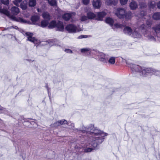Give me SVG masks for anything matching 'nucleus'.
Segmentation results:
<instances>
[{
    "label": "nucleus",
    "mask_w": 160,
    "mask_h": 160,
    "mask_svg": "<svg viewBox=\"0 0 160 160\" xmlns=\"http://www.w3.org/2000/svg\"><path fill=\"white\" fill-rule=\"evenodd\" d=\"M116 58V57L113 56L111 54L109 53V56L107 62V63H108L112 65L114 64L115 62Z\"/></svg>",
    "instance_id": "1a4fd4ad"
},
{
    "label": "nucleus",
    "mask_w": 160,
    "mask_h": 160,
    "mask_svg": "<svg viewBox=\"0 0 160 160\" xmlns=\"http://www.w3.org/2000/svg\"><path fill=\"white\" fill-rule=\"evenodd\" d=\"M152 29L155 32L154 35H155L157 33L160 32V23L155 25L152 27Z\"/></svg>",
    "instance_id": "ddd939ff"
},
{
    "label": "nucleus",
    "mask_w": 160,
    "mask_h": 160,
    "mask_svg": "<svg viewBox=\"0 0 160 160\" xmlns=\"http://www.w3.org/2000/svg\"><path fill=\"white\" fill-rule=\"evenodd\" d=\"M59 126H60V123L59 122V121H58L53 124H51V127L52 128H56Z\"/></svg>",
    "instance_id": "4c0bfd02"
},
{
    "label": "nucleus",
    "mask_w": 160,
    "mask_h": 160,
    "mask_svg": "<svg viewBox=\"0 0 160 160\" xmlns=\"http://www.w3.org/2000/svg\"><path fill=\"white\" fill-rule=\"evenodd\" d=\"M81 54L83 56H89L91 54L90 51H81Z\"/></svg>",
    "instance_id": "f704fd0d"
},
{
    "label": "nucleus",
    "mask_w": 160,
    "mask_h": 160,
    "mask_svg": "<svg viewBox=\"0 0 160 160\" xmlns=\"http://www.w3.org/2000/svg\"><path fill=\"white\" fill-rule=\"evenodd\" d=\"M128 1V0H120V3L122 5L126 4Z\"/></svg>",
    "instance_id": "a18cd8bd"
},
{
    "label": "nucleus",
    "mask_w": 160,
    "mask_h": 160,
    "mask_svg": "<svg viewBox=\"0 0 160 160\" xmlns=\"http://www.w3.org/2000/svg\"><path fill=\"white\" fill-rule=\"evenodd\" d=\"M34 60L32 61V62L34 61Z\"/></svg>",
    "instance_id": "e2e57ef3"
},
{
    "label": "nucleus",
    "mask_w": 160,
    "mask_h": 160,
    "mask_svg": "<svg viewBox=\"0 0 160 160\" xmlns=\"http://www.w3.org/2000/svg\"><path fill=\"white\" fill-rule=\"evenodd\" d=\"M48 42L51 45H54L57 43L58 41L56 39H51L49 40Z\"/></svg>",
    "instance_id": "2f4dec72"
},
{
    "label": "nucleus",
    "mask_w": 160,
    "mask_h": 160,
    "mask_svg": "<svg viewBox=\"0 0 160 160\" xmlns=\"http://www.w3.org/2000/svg\"><path fill=\"white\" fill-rule=\"evenodd\" d=\"M65 50H70L69 49H66Z\"/></svg>",
    "instance_id": "680f3d73"
},
{
    "label": "nucleus",
    "mask_w": 160,
    "mask_h": 160,
    "mask_svg": "<svg viewBox=\"0 0 160 160\" xmlns=\"http://www.w3.org/2000/svg\"><path fill=\"white\" fill-rule=\"evenodd\" d=\"M152 23V21L150 19H148L147 20L146 22V25L145 24L141 25L139 27L140 29L143 31V32H146L147 31V29L148 28H150Z\"/></svg>",
    "instance_id": "39448f33"
},
{
    "label": "nucleus",
    "mask_w": 160,
    "mask_h": 160,
    "mask_svg": "<svg viewBox=\"0 0 160 160\" xmlns=\"http://www.w3.org/2000/svg\"><path fill=\"white\" fill-rule=\"evenodd\" d=\"M106 23L109 24L112 27L113 26L114 21L113 20L110 18H107L106 19Z\"/></svg>",
    "instance_id": "bb28decb"
},
{
    "label": "nucleus",
    "mask_w": 160,
    "mask_h": 160,
    "mask_svg": "<svg viewBox=\"0 0 160 160\" xmlns=\"http://www.w3.org/2000/svg\"><path fill=\"white\" fill-rule=\"evenodd\" d=\"M149 6L150 9L153 8L156 6L155 2L154 1H151L149 2Z\"/></svg>",
    "instance_id": "c9c22d12"
},
{
    "label": "nucleus",
    "mask_w": 160,
    "mask_h": 160,
    "mask_svg": "<svg viewBox=\"0 0 160 160\" xmlns=\"http://www.w3.org/2000/svg\"><path fill=\"white\" fill-rule=\"evenodd\" d=\"M48 21L45 20H42L41 22V24L40 26L42 28L46 27L48 24Z\"/></svg>",
    "instance_id": "c756f323"
},
{
    "label": "nucleus",
    "mask_w": 160,
    "mask_h": 160,
    "mask_svg": "<svg viewBox=\"0 0 160 160\" xmlns=\"http://www.w3.org/2000/svg\"><path fill=\"white\" fill-rule=\"evenodd\" d=\"M106 15V13L105 12H98L97 13V16L96 15V19L102 21L103 18Z\"/></svg>",
    "instance_id": "9d476101"
},
{
    "label": "nucleus",
    "mask_w": 160,
    "mask_h": 160,
    "mask_svg": "<svg viewBox=\"0 0 160 160\" xmlns=\"http://www.w3.org/2000/svg\"><path fill=\"white\" fill-rule=\"evenodd\" d=\"M57 23L56 21L53 20L50 22L48 26V28L52 29L56 27Z\"/></svg>",
    "instance_id": "4be33fe9"
},
{
    "label": "nucleus",
    "mask_w": 160,
    "mask_h": 160,
    "mask_svg": "<svg viewBox=\"0 0 160 160\" xmlns=\"http://www.w3.org/2000/svg\"><path fill=\"white\" fill-rule=\"evenodd\" d=\"M92 146L93 147L92 148H87L84 149L83 151L84 152H90L93 151L96 148L94 147L92 145Z\"/></svg>",
    "instance_id": "473e14b6"
},
{
    "label": "nucleus",
    "mask_w": 160,
    "mask_h": 160,
    "mask_svg": "<svg viewBox=\"0 0 160 160\" xmlns=\"http://www.w3.org/2000/svg\"><path fill=\"white\" fill-rule=\"evenodd\" d=\"M46 56V55H45V56L44 55V56Z\"/></svg>",
    "instance_id": "0e129e2a"
},
{
    "label": "nucleus",
    "mask_w": 160,
    "mask_h": 160,
    "mask_svg": "<svg viewBox=\"0 0 160 160\" xmlns=\"http://www.w3.org/2000/svg\"><path fill=\"white\" fill-rule=\"evenodd\" d=\"M67 124L69 126H71V128H74V124L73 123H72L71 122H67Z\"/></svg>",
    "instance_id": "49530a36"
},
{
    "label": "nucleus",
    "mask_w": 160,
    "mask_h": 160,
    "mask_svg": "<svg viewBox=\"0 0 160 160\" xmlns=\"http://www.w3.org/2000/svg\"><path fill=\"white\" fill-rule=\"evenodd\" d=\"M27 36L28 40L33 42L34 44H37V39L34 37H32L33 33H32L26 32L25 33Z\"/></svg>",
    "instance_id": "6e6552de"
},
{
    "label": "nucleus",
    "mask_w": 160,
    "mask_h": 160,
    "mask_svg": "<svg viewBox=\"0 0 160 160\" xmlns=\"http://www.w3.org/2000/svg\"><path fill=\"white\" fill-rule=\"evenodd\" d=\"M87 16L89 19H96V15L93 12H88L87 13Z\"/></svg>",
    "instance_id": "412c9836"
},
{
    "label": "nucleus",
    "mask_w": 160,
    "mask_h": 160,
    "mask_svg": "<svg viewBox=\"0 0 160 160\" xmlns=\"http://www.w3.org/2000/svg\"><path fill=\"white\" fill-rule=\"evenodd\" d=\"M142 13H144V12H143V11H141V14H142ZM145 14V13L143 14V16H144Z\"/></svg>",
    "instance_id": "bf43d9fd"
},
{
    "label": "nucleus",
    "mask_w": 160,
    "mask_h": 160,
    "mask_svg": "<svg viewBox=\"0 0 160 160\" xmlns=\"http://www.w3.org/2000/svg\"><path fill=\"white\" fill-rule=\"evenodd\" d=\"M37 10L38 12H40V10L39 8H38L37 9Z\"/></svg>",
    "instance_id": "052dcab7"
},
{
    "label": "nucleus",
    "mask_w": 160,
    "mask_h": 160,
    "mask_svg": "<svg viewBox=\"0 0 160 160\" xmlns=\"http://www.w3.org/2000/svg\"><path fill=\"white\" fill-rule=\"evenodd\" d=\"M144 34L145 36L147 37V38L150 40H153L155 39V38L153 36H152L151 35H147V31H146V32H145V33H144Z\"/></svg>",
    "instance_id": "58836bf2"
},
{
    "label": "nucleus",
    "mask_w": 160,
    "mask_h": 160,
    "mask_svg": "<svg viewBox=\"0 0 160 160\" xmlns=\"http://www.w3.org/2000/svg\"><path fill=\"white\" fill-rule=\"evenodd\" d=\"M93 53L96 55L98 56L99 60L101 62L107 63V62L109 56V53L105 54L104 53L100 52L99 51H93Z\"/></svg>",
    "instance_id": "7ed1b4c3"
},
{
    "label": "nucleus",
    "mask_w": 160,
    "mask_h": 160,
    "mask_svg": "<svg viewBox=\"0 0 160 160\" xmlns=\"http://www.w3.org/2000/svg\"><path fill=\"white\" fill-rule=\"evenodd\" d=\"M72 17V15L70 13H66L62 16L63 18L66 21L69 20Z\"/></svg>",
    "instance_id": "b1692460"
},
{
    "label": "nucleus",
    "mask_w": 160,
    "mask_h": 160,
    "mask_svg": "<svg viewBox=\"0 0 160 160\" xmlns=\"http://www.w3.org/2000/svg\"><path fill=\"white\" fill-rule=\"evenodd\" d=\"M56 27L58 31H62L64 29V26L63 23L60 21H58L57 23Z\"/></svg>",
    "instance_id": "2eb2a0df"
},
{
    "label": "nucleus",
    "mask_w": 160,
    "mask_h": 160,
    "mask_svg": "<svg viewBox=\"0 0 160 160\" xmlns=\"http://www.w3.org/2000/svg\"><path fill=\"white\" fill-rule=\"evenodd\" d=\"M129 6L131 9L134 10L138 8V4L135 1L132 2L129 4Z\"/></svg>",
    "instance_id": "aec40b11"
},
{
    "label": "nucleus",
    "mask_w": 160,
    "mask_h": 160,
    "mask_svg": "<svg viewBox=\"0 0 160 160\" xmlns=\"http://www.w3.org/2000/svg\"><path fill=\"white\" fill-rule=\"evenodd\" d=\"M45 88L47 89L48 91V92L49 93V91H50V88H49L48 86V83H46V85H45Z\"/></svg>",
    "instance_id": "603ef678"
},
{
    "label": "nucleus",
    "mask_w": 160,
    "mask_h": 160,
    "mask_svg": "<svg viewBox=\"0 0 160 160\" xmlns=\"http://www.w3.org/2000/svg\"><path fill=\"white\" fill-rule=\"evenodd\" d=\"M36 0H29L28 2V5L29 7H33L36 6Z\"/></svg>",
    "instance_id": "c85d7f7f"
},
{
    "label": "nucleus",
    "mask_w": 160,
    "mask_h": 160,
    "mask_svg": "<svg viewBox=\"0 0 160 160\" xmlns=\"http://www.w3.org/2000/svg\"><path fill=\"white\" fill-rule=\"evenodd\" d=\"M59 122L60 123V125L67 124V121L65 119H62L59 121Z\"/></svg>",
    "instance_id": "a19ab883"
},
{
    "label": "nucleus",
    "mask_w": 160,
    "mask_h": 160,
    "mask_svg": "<svg viewBox=\"0 0 160 160\" xmlns=\"http://www.w3.org/2000/svg\"><path fill=\"white\" fill-rule=\"evenodd\" d=\"M87 37V36L86 35H81L78 37V38L82 39L83 38H86Z\"/></svg>",
    "instance_id": "3c124183"
},
{
    "label": "nucleus",
    "mask_w": 160,
    "mask_h": 160,
    "mask_svg": "<svg viewBox=\"0 0 160 160\" xmlns=\"http://www.w3.org/2000/svg\"><path fill=\"white\" fill-rule=\"evenodd\" d=\"M118 0L112 1V0H107L106 3L108 5H113L115 6L117 4Z\"/></svg>",
    "instance_id": "393cba45"
},
{
    "label": "nucleus",
    "mask_w": 160,
    "mask_h": 160,
    "mask_svg": "<svg viewBox=\"0 0 160 160\" xmlns=\"http://www.w3.org/2000/svg\"><path fill=\"white\" fill-rule=\"evenodd\" d=\"M0 12L3 13L8 17L10 15L9 12L8 10L4 9H2L1 7H0Z\"/></svg>",
    "instance_id": "cd10ccee"
},
{
    "label": "nucleus",
    "mask_w": 160,
    "mask_h": 160,
    "mask_svg": "<svg viewBox=\"0 0 160 160\" xmlns=\"http://www.w3.org/2000/svg\"><path fill=\"white\" fill-rule=\"evenodd\" d=\"M88 19V18L87 16L83 15L82 16L80 20L81 21H84L87 20Z\"/></svg>",
    "instance_id": "c03bdc74"
},
{
    "label": "nucleus",
    "mask_w": 160,
    "mask_h": 160,
    "mask_svg": "<svg viewBox=\"0 0 160 160\" xmlns=\"http://www.w3.org/2000/svg\"><path fill=\"white\" fill-rule=\"evenodd\" d=\"M89 0H83V3L85 5H87L89 3Z\"/></svg>",
    "instance_id": "8fccbe9b"
},
{
    "label": "nucleus",
    "mask_w": 160,
    "mask_h": 160,
    "mask_svg": "<svg viewBox=\"0 0 160 160\" xmlns=\"http://www.w3.org/2000/svg\"><path fill=\"white\" fill-rule=\"evenodd\" d=\"M39 19V16L37 15H34L32 16L31 18L32 22L33 24H36L37 22Z\"/></svg>",
    "instance_id": "6ab92c4d"
},
{
    "label": "nucleus",
    "mask_w": 160,
    "mask_h": 160,
    "mask_svg": "<svg viewBox=\"0 0 160 160\" xmlns=\"http://www.w3.org/2000/svg\"><path fill=\"white\" fill-rule=\"evenodd\" d=\"M80 50H90L88 48H82L80 49Z\"/></svg>",
    "instance_id": "13d9d810"
},
{
    "label": "nucleus",
    "mask_w": 160,
    "mask_h": 160,
    "mask_svg": "<svg viewBox=\"0 0 160 160\" xmlns=\"http://www.w3.org/2000/svg\"><path fill=\"white\" fill-rule=\"evenodd\" d=\"M123 32L125 34L131 36L132 33V30L130 27L126 26L124 29Z\"/></svg>",
    "instance_id": "f8f14e48"
},
{
    "label": "nucleus",
    "mask_w": 160,
    "mask_h": 160,
    "mask_svg": "<svg viewBox=\"0 0 160 160\" xmlns=\"http://www.w3.org/2000/svg\"><path fill=\"white\" fill-rule=\"evenodd\" d=\"M65 51L66 53L70 54L72 53H73L72 51Z\"/></svg>",
    "instance_id": "5fc2aeb1"
},
{
    "label": "nucleus",
    "mask_w": 160,
    "mask_h": 160,
    "mask_svg": "<svg viewBox=\"0 0 160 160\" xmlns=\"http://www.w3.org/2000/svg\"><path fill=\"white\" fill-rule=\"evenodd\" d=\"M131 36L134 38H141V36L139 33L134 31L133 32H132Z\"/></svg>",
    "instance_id": "5701e85b"
},
{
    "label": "nucleus",
    "mask_w": 160,
    "mask_h": 160,
    "mask_svg": "<svg viewBox=\"0 0 160 160\" xmlns=\"http://www.w3.org/2000/svg\"><path fill=\"white\" fill-rule=\"evenodd\" d=\"M47 0L48 1V0Z\"/></svg>",
    "instance_id": "69168bd1"
},
{
    "label": "nucleus",
    "mask_w": 160,
    "mask_h": 160,
    "mask_svg": "<svg viewBox=\"0 0 160 160\" xmlns=\"http://www.w3.org/2000/svg\"><path fill=\"white\" fill-rule=\"evenodd\" d=\"M153 18L155 20L160 19V12L155 13L152 16Z\"/></svg>",
    "instance_id": "a878e982"
},
{
    "label": "nucleus",
    "mask_w": 160,
    "mask_h": 160,
    "mask_svg": "<svg viewBox=\"0 0 160 160\" xmlns=\"http://www.w3.org/2000/svg\"><path fill=\"white\" fill-rule=\"evenodd\" d=\"M124 60L125 61L126 63V64L127 65L128 67H129L131 68V67L132 66V65H133V64L132 63V61L131 60H126L124 59Z\"/></svg>",
    "instance_id": "ea45409f"
},
{
    "label": "nucleus",
    "mask_w": 160,
    "mask_h": 160,
    "mask_svg": "<svg viewBox=\"0 0 160 160\" xmlns=\"http://www.w3.org/2000/svg\"><path fill=\"white\" fill-rule=\"evenodd\" d=\"M2 3L8 5L9 4V1L8 0H1Z\"/></svg>",
    "instance_id": "37998d69"
},
{
    "label": "nucleus",
    "mask_w": 160,
    "mask_h": 160,
    "mask_svg": "<svg viewBox=\"0 0 160 160\" xmlns=\"http://www.w3.org/2000/svg\"><path fill=\"white\" fill-rule=\"evenodd\" d=\"M10 18L15 21H16L17 22H21L22 23H26L27 22V21L23 19L22 18H17L14 16L12 15L10 16Z\"/></svg>",
    "instance_id": "9b49d317"
},
{
    "label": "nucleus",
    "mask_w": 160,
    "mask_h": 160,
    "mask_svg": "<svg viewBox=\"0 0 160 160\" xmlns=\"http://www.w3.org/2000/svg\"><path fill=\"white\" fill-rule=\"evenodd\" d=\"M73 131L77 134H83V135L85 134L87 136L91 135L92 140L91 144L94 148H97L98 145L101 144L104 140V137L108 134L95 127L92 124H90L87 127L83 126L81 128L74 129Z\"/></svg>",
    "instance_id": "f257e3e1"
},
{
    "label": "nucleus",
    "mask_w": 160,
    "mask_h": 160,
    "mask_svg": "<svg viewBox=\"0 0 160 160\" xmlns=\"http://www.w3.org/2000/svg\"><path fill=\"white\" fill-rule=\"evenodd\" d=\"M12 13L14 15H18L19 12V10L18 8L13 6L11 9Z\"/></svg>",
    "instance_id": "dca6fc26"
},
{
    "label": "nucleus",
    "mask_w": 160,
    "mask_h": 160,
    "mask_svg": "<svg viewBox=\"0 0 160 160\" xmlns=\"http://www.w3.org/2000/svg\"><path fill=\"white\" fill-rule=\"evenodd\" d=\"M42 16L44 19L48 21H49L51 19V16L49 13L47 12H43L42 14Z\"/></svg>",
    "instance_id": "f3484780"
},
{
    "label": "nucleus",
    "mask_w": 160,
    "mask_h": 160,
    "mask_svg": "<svg viewBox=\"0 0 160 160\" xmlns=\"http://www.w3.org/2000/svg\"><path fill=\"white\" fill-rule=\"evenodd\" d=\"M65 29L69 32L71 33H74L79 31L77 26L72 24L67 25Z\"/></svg>",
    "instance_id": "20e7f679"
},
{
    "label": "nucleus",
    "mask_w": 160,
    "mask_h": 160,
    "mask_svg": "<svg viewBox=\"0 0 160 160\" xmlns=\"http://www.w3.org/2000/svg\"><path fill=\"white\" fill-rule=\"evenodd\" d=\"M125 10L123 8H118L115 14L120 18H124V15L125 13Z\"/></svg>",
    "instance_id": "0eeeda50"
},
{
    "label": "nucleus",
    "mask_w": 160,
    "mask_h": 160,
    "mask_svg": "<svg viewBox=\"0 0 160 160\" xmlns=\"http://www.w3.org/2000/svg\"><path fill=\"white\" fill-rule=\"evenodd\" d=\"M48 3L49 4L52 6L57 5V2L56 0H48Z\"/></svg>",
    "instance_id": "72a5a7b5"
},
{
    "label": "nucleus",
    "mask_w": 160,
    "mask_h": 160,
    "mask_svg": "<svg viewBox=\"0 0 160 160\" xmlns=\"http://www.w3.org/2000/svg\"><path fill=\"white\" fill-rule=\"evenodd\" d=\"M20 7L22 10H26L27 8V3L25 2H23L21 3L20 5Z\"/></svg>",
    "instance_id": "7c9ffc66"
},
{
    "label": "nucleus",
    "mask_w": 160,
    "mask_h": 160,
    "mask_svg": "<svg viewBox=\"0 0 160 160\" xmlns=\"http://www.w3.org/2000/svg\"><path fill=\"white\" fill-rule=\"evenodd\" d=\"M92 5L94 8H99L101 5V2L100 0H93Z\"/></svg>",
    "instance_id": "4468645a"
},
{
    "label": "nucleus",
    "mask_w": 160,
    "mask_h": 160,
    "mask_svg": "<svg viewBox=\"0 0 160 160\" xmlns=\"http://www.w3.org/2000/svg\"><path fill=\"white\" fill-rule=\"evenodd\" d=\"M157 6L158 8L160 9V1L157 3Z\"/></svg>",
    "instance_id": "6e6d98bb"
},
{
    "label": "nucleus",
    "mask_w": 160,
    "mask_h": 160,
    "mask_svg": "<svg viewBox=\"0 0 160 160\" xmlns=\"http://www.w3.org/2000/svg\"><path fill=\"white\" fill-rule=\"evenodd\" d=\"M30 123L31 124L33 125H34L33 127H36L37 126V123L35 122L34 121H31Z\"/></svg>",
    "instance_id": "de8ad7c7"
},
{
    "label": "nucleus",
    "mask_w": 160,
    "mask_h": 160,
    "mask_svg": "<svg viewBox=\"0 0 160 160\" xmlns=\"http://www.w3.org/2000/svg\"><path fill=\"white\" fill-rule=\"evenodd\" d=\"M12 28H14L15 29H17L18 28V27H17L16 26H12V27H8L6 28L5 29H6V30L9 29H11Z\"/></svg>",
    "instance_id": "09e8293b"
},
{
    "label": "nucleus",
    "mask_w": 160,
    "mask_h": 160,
    "mask_svg": "<svg viewBox=\"0 0 160 160\" xmlns=\"http://www.w3.org/2000/svg\"><path fill=\"white\" fill-rule=\"evenodd\" d=\"M142 76L146 77L151 75L152 74H155L156 76H158L160 74V72L155 69L150 68H144L142 71Z\"/></svg>",
    "instance_id": "f03ea898"
},
{
    "label": "nucleus",
    "mask_w": 160,
    "mask_h": 160,
    "mask_svg": "<svg viewBox=\"0 0 160 160\" xmlns=\"http://www.w3.org/2000/svg\"><path fill=\"white\" fill-rule=\"evenodd\" d=\"M122 24L117 23L115 24L114 25H113L112 27V29H115V28H122Z\"/></svg>",
    "instance_id": "e433bc0d"
},
{
    "label": "nucleus",
    "mask_w": 160,
    "mask_h": 160,
    "mask_svg": "<svg viewBox=\"0 0 160 160\" xmlns=\"http://www.w3.org/2000/svg\"><path fill=\"white\" fill-rule=\"evenodd\" d=\"M145 68H142L140 66L133 64L131 67V69L133 73L134 72H139L141 74V75L142 76V71L143 69Z\"/></svg>",
    "instance_id": "423d86ee"
},
{
    "label": "nucleus",
    "mask_w": 160,
    "mask_h": 160,
    "mask_svg": "<svg viewBox=\"0 0 160 160\" xmlns=\"http://www.w3.org/2000/svg\"><path fill=\"white\" fill-rule=\"evenodd\" d=\"M22 0H15L13 1V3L16 6H18L19 3Z\"/></svg>",
    "instance_id": "79ce46f5"
},
{
    "label": "nucleus",
    "mask_w": 160,
    "mask_h": 160,
    "mask_svg": "<svg viewBox=\"0 0 160 160\" xmlns=\"http://www.w3.org/2000/svg\"><path fill=\"white\" fill-rule=\"evenodd\" d=\"M0 110H3V111H5V108H3V107H1L0 105Z\"/></svg>",
    "instance_id": "4d7b16f0"
},
{
    "label": "nucleus",
    "mask_w": 160,
    "mask_h": 160,
    "mask_svg": "<svg viewBox=\"0 0 160 160\" xmlns=\"http://www.w3.org/2000/svg\"><path fill=\"white\" fill-rule=\"evenodd\" d=\"M146 5L144 3H142L140 4V7L141 8L146 7Z\"/></svg>",
    "instance_id": "864d4df0"
},
{
    "label": "nucleus",
    "mask_w": 160,
    "mask_h": 160,
    "mask_svg": "<svg viewBox=\"0 0 160 160\" xmlns=\"http://www.w3.org/2000/svg\"><path fill=\"white\" fill-rule=\"evenodd\" d=\"M133 14L130 11L125 12L124 15V18L127 20L130 19L133 17Z\"/></svg>",
    "instance_id": "a211bd4d"
}]
</instances>
